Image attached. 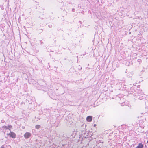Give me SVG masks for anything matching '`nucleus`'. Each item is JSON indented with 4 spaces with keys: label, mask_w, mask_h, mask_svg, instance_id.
Here are the masks:
<instances>
[{
    "label": "nucleus",
    "mask_w": 148,
    "mask_h": 148,
    "mask_svg": "<svg viewBox=\"0 0 148 148\" xmlns=\"http://www.w3.org/2000/svg\"><path fill=\"white\" fill-rule=\"evenodd\" d=\"M31 134L29 132H26L24 134V137L26 138H28L31 136Z\"/></svg>",
    "instance_id": "nucleus-1"
},
{
    "label": "nucleus",
    "mask_w": 148,
    "mask_h": 148,
    "mask_svg": "<svg viewBox=\"0 0 148 148\" xmlns=\"http://www.w3.org/2000/svg\"><path fill=\"white\" fill-rule=\"evenodd\" d=\"M9 135L13 138H14L15 137V134L13 132H10Z\"/></svg>",
    "instance_id": "nucleus-2"
},
{
    "label": "nucleus",
    "mask_w": 148,
    "mask_h": 148,
    "mask_svg": "<svg viewBox=\"0 0 148 148\" xmlns=\"http://www.w3.org/2000/svg\"><path fill=\"white\" fill-rule=\"evenodd\" d=\"M86 119L87 121L91 122L92 120V117L91 116H88L87 117Z\"/></svg>",
    "instance_id": "nucleus-3"
},
{
    "label": "nucleus",
    "mask_w": 148,
    "mask_h": 148,
    "mask_svg": "<svg viewBox=\"0 0 148 148\" xmlns=\"http://www.w3.org/2000/svg\"><path fill=\"white\" fill-rule=\"evenodd\" d=\"M143 145L141 143H139L137 147L138 148H143Z\"/></svg>",
    "instance_id": "nucleus-4"
},
{
    "label": "nucleus",
    "mask_w": 148,
    "mask_h": 148,
    "mask_svg": "<svg viewBox=\"0 0 148 148\" xmlns=\"http://www.w3.org/2000/svg\"><path fill=\"white\" fill-rule=\"evenodd\" d=\"M40 127V126L39 125H36L35 126V128L37 129H39Z\"/></svg>",
    "instance_id": "nucleus-5"
},
{
    "label": "nucleus",
    "mask_w": 148,
    "mask_h": 148,
    "mask_svg": "<svg viewBox=\"0 0 148 148\" xmlns=\"http://www.w3.org/2000/svg\"><path fill=\"white\" fill-rule=\"evenodd\" d=\"M12 126H8V129L9 130H10V128H11Z\"/></svg>",
    "instance_id": "nucleus-6"
},
{
    "label": "nucleus",
    "mask_w": 148,
    "mask_h": 148,
    "mask_svg": "<svg viewBox=\"0 0 148 148\" xmlns=\"http://www.w3.org/2000/svg\"><path fill=\"white\" fill-rule=\"evenodd\" d=\"M3 128H4L6 129H8V126H4L3 127Z\"/></svg>",
    "instance_id": "nucleus-7"
},
{
    "label": "nucleus",
    "mask_w": 148,
    "mask_h": 148,
    "mask_svg": "<svg viewBox=\"0 0 148 148\" xmlns=\"http://www.w3.org/2000/svg\"><path fill=\"white\" fill-rule=\"evenodd\" d=\"M0 148H5V147L4 145H2Z\"/></svg>",
    "instance_id": "nucleus-8"
},
{
    "label": "nucleus",
    "mask_w": 148,
    "mask_h": 148,
    "mask_svg": "<svg viewBox=\"0 0 148 148\" xmlns=\"http://www.w3.org/2000/svg\"><path fill=\"white\" fill-rule=\"evenodd\" d=\"M6 147H7V148H11V147L10 146V145H8V146H6Z\"/></svg>",
    "instance_id": "nucleus-9"
},
{
    "label": "nucleus",
    "mask_w": 148,
    "mask_h": 148,
    "mask_svg": "<svg viewBox=\"0 0 148 148\" xmlns=\"http://www.w3.org/2000/svg\"><path fill=\"white\" fill-rule=\"evenodd\" d=\"M96 125L94 124V126L95 127L96 126Z\"/></svg>",
    "instance_id": "nucleus-10"
},
{
    "label": "nucleus",
    "mask_w": 148,
    "mask_h": 148,
    "mask_svg": "<svg viewBox=\"0 0 148 148\" xmlns=\"http://www.w3.org/2000/svg\"><path fill=\"white\" fill-rule=\"evenodd\" d=\"M147 143H148V140L147 141Z\"/></svg>",
    "instance_id": "nucleus-11"
}]
</instances>
